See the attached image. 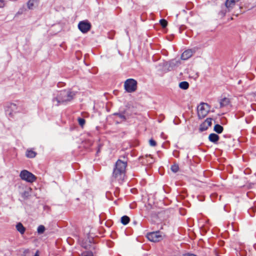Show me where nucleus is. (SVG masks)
Returning a JSON list of instances; mask_svg holds the SVG:
<instances>
[{
    "mask_svg": "<svg viewBox=\"0 0 256 256\" xmlns=\"http://www.w3.org/2000/svg\"><path fill=\"white\" fill-rule=\"evenodd\" d=\"M38 0H29L28 2V7L29 9H32L35 2H38Z\"/></svg>",
    "mask_w": 256,
    "mask_h": 256,
    "instance_id": "20",
    "label": "nucleus"
},
{
    "mask_svg": "<svg viewBox=\"0 0 256 256\" xmlns=\"http://www.w3.org/2000/svg\"><path fill=\"white\" fill-rule=\"evenodd\" d=\"M16 108H16V104H10V106L8 108L6 111L8 112H9L8 113L9 115H11L12 114V113L11 112V110L14 111V110H16Z\"/></svg>",
    "mask_w": 256,
    "mask_h": 256,
    "instance_id": "17",
    "label": "nucleus"
},
{
    "mask_svg": "<svg viewBox=\"0 0 256 256\" xmlns=\"http://www.w3.org/2000/svg\"><path fill=\"white\" fill-rule=\"evenodd\" d=\"M34 256H39V252L38 250L36 251Z\"/></svg>",
    "mask_w": 256,
    "mask_h": 256,
    "instance_id": "29",
    "label": "nucleus"
},
{
    "mask_svg": "<svg viewBox=\"0 0 256 256\" xmlns=\"http://www.w3.org/2000/svg\"><path fill=\"white\" fill-rule=\"evenodd\" d=\"M45 230V228L42 225H40L38 228V234H42Z\"/></svg>",
    "mask_w": 256,
    "mask_h": 256,
    "instance_id": "21",
    "label": "nucleus"
},
{
    "mask_svg": "<svg viewBox=\"0 0 256 256\" xmlns=\"http://www.w3.org/2000/svg\"><path fill=\"white\" fill-rule=\"evenodd\" d=\"M137 88V82L132 78L127 80L124 82V88L128 92H134Z\"/></svg>",
    "mask_w": 256,
    "mask_h": 256,
    "instance_id": "4",
    "label": "nucleus"
},
{
    "mask_svg": "<svg viewBox=\"0 0 256 256\" xmlns=\"http://www.w3.org/2000/svg\"><path fill=\"white\" fill-rule=\"evenodd\" d=\"M220 108H223L228 106L230 103V99L224 98L222 99L220 101Z\"/></svg>",
    "mask_w": 256,
    "mask_h": 256,
    "instance_id": "13",
    "label": "nucleus"
},
{
    "mask_svg": "<svg viewBox=\"0 0 256 256\" xmlns=\"http://www.w3.org/2000/svg\"><path fill=\"white\" fill-rule=\"evenodd\" d=\"M127 162L118 159L116 164L112 176V180L122 184L125 178Z\"/></svg>",
    "mask_w": 256,
    "mask_h": 256,
    "instance_id": "1",
    "label": "nucleus"
},
{
    "mask_svg": "<svg viewBox=\"0 0 256 256\" xmlns=\"http://www.w3.org/2000/svg\"><path fill=\"white\" fill-rule=\"evenodd\" d=\"M81 256H93V254L90 252H85L82 254Z\"/></svg>",
    "mask_w": 256,
    "mask_h": 256,
    "instance_id": "25",
    "label": "nucleus"
},
{
    "mask_svg": "<svg viewBox=\"0 0 256 256\" xmlns=\"http://www.w3.org/2000/svg\"><path fill=\"white\" fill-rule=\"evenodd\" d=\"M145 157H146L145 158L146 160V164H150L154 162V158H152V156L150 154L148 156L146 155L145 156Z\"/></svg>",
    "mask_w": 256,
    "mask_h": 256,
    "instance_id": "15",
    "label": "nucleus"
},
{
    "mask_svg": "<svg viewBox=\"0 0 256 256\" xmlns=\"http://www.w3.org/2000/svg\"><path fill=\"white\" fill-rule=\"evenodd\" d=\"M20 176L22 180L29 182H33L36 179V176L34 174L27 170H22L20 173Z\"/></svg>",
    "mask_w": 256,
    "mask_h": 256,
    "instance_id": "5",
    "label": "nucleus"
},
{
    "mask_svg": "<svg viewBox=\"0 0 256 256\" xmlns=\"http://www.w3.org/2000/svg\"><path fill=\"white\" fill-rule=\"evenodd\" d=\"M116 115L118 116L120 122L124 121L126 120V118L124 115L121 114H116Z\"/></svg>",
    "mask_w": 256,
    "mask_h": 256,
    "instance_id": "27",
    "label": "nucleus"
},
{
    "mask_svg": "<svg viewBox=\"0 0 256 256\" xmlns=\"http://www.w3.org/2000/svg\"><path fill=\"white\" fill-rule=\"evenodd\" d=\"M78 28L82 33H86L90 30L91 24L88 22L82 21L79 22Z\"/></svg>",
    "mask_w": 256,
    "mask_h": 256,
    "instance_id": "7",
    "label": "nucleus"
},
{
    "mask_svg": "<svg viewBox=\"0 0 256 256\" xmlns=\"http://www.w3.org/2000/svg\"><path fill=\"white\" fill-rule=\"evenodd\" d=\"M171 170L174 172L178 171L179 167L177 164L172 165L171 167Z\"/></svg>",
    "mask_w": 256,
    "mask_h": 256,
    "instance_id": "24",
    "label": "nucleus"
},
{
    "mask_svg": "<svg viewBox=\"0 0 256 256\" xmlns=\"http://www.w3.org/2000/svg\"><path fill=\"white\" fill-rule=\"evenodd\" d=\"M75 94L70 90H63L58 92L56 96L52 100L53 104L56 106L64 104L71 101L74 98Z\"/></svg>",
    "mask_w": 256,
    "mask_h": 256,
    "instance_id": "2",
    "label": "nucleus"
},
{
    "mask_svg": "<svg viewBox=\"0 0 256 256\" xmlns=\"http://www.w3.org/2000/svg\"><path fill=\"white\" fill-rule=\"evenodd\" d=\"M149 144L152 146H156V142L154 140H153L152 138H151L149 140Z\"/></svg>",
    "mask_w": 256,
    "mask_h": 256,
    "instance_id": "26",
    "label": "nucleus"
},
{
    "mask_svg": "<svg viewBox=\"0 0 256 256\" xmlns=\"http://www.w3.org/2000/svg\"><path fill=\"white\" fill-rule=\"evenodd\" d=\"M252 211V212H256V207L252 208H250V209L249 210V212H250V214L252 216H253L252 215V214H251Z\"/></svg>",
    "mask_w": 256,
    "mask_h": 256,
    "instance_id": "28",
    "label": "nucleus"
},
{
    "mask_svg": "<svg viewBox=\"0 0 256 256\" xmlns=\"http://www.w3.org/2000/svg\"><path fill=\"white\" fill-rule=\"evenodd\" d=\"M16 230L21 234H23L26 231V228L21 222H18L16 226Z\"/></svg>",
    "mask_w": 256,
    "mask_h": 256,
    "instance_id": "12",
    "label": "nucleus"
},
{
    "mask_svg": "<svg viewBox=\"0 0 256 256\" xmlns=\"http://www.w3.org/2000/svg\"><path fill=\"white\" fill-rule=\"evenodd\" d=\"M130 221V218L126 216H124L121 218V222L124 225L128 224Z\"/></svg>",
    "mask_w": 256,
    "mask_h": 256,
    "instance_id": "18",
    "label": "nucleus"
},
{
    "mask_svg": "<svg viewBox=\"0 0 256 256\" xmlns=\"http://www.w3.org/2000/svg\"><path fill=\"white\" fill-rule=\"evenodd\" d=\"M219 136L216 134H211L208 136V139L210 141L214 144L217 143L219 140Z\"/></svg>",
    "mask_w": 256,
    "mask_h": 256,
    "instance_id": "11",
    "label": "nucleus"
},
{
    "mask_svg": "<svg viewBox=\"0 0 256 256\" xmlns=\"http://www.w3.org/2000/svg\"><path fill=\"white\" fill-rule=\"evenodd\" d=\"M36 153L32 150H28L26 152V156L28 158H34L36 156Z\"/></svg>",
    "mask_w": 256,
    "mask_h": 256,
    "instance_id": "14",
    "label": "nucleus"
},
{
    "mask_svg": "<svg viewBox=\"0 0 256 256\" xmlns=\"http://www.w3.org/2000/svg\"><path fill=\"white\" fill-rule=\"evenodd\" d=\"M240 0H226L225 2V6L228 10V12H230L235 6L236 2Z\"/></svg>",
    "mask_w": 256,
    "mask_h": 256,
    "instance_id": "9",
    "label": "nucleus"
},
{
    "mask_svg": "<svg viewBox=\"0 0 256 256\" xmlns=\"http://www.w3.org/2000/svg\"><path fill=\"white\" fill-rule=\"evenodd\" d=\"M193 54V51L192 50H186L181 55V58L183 60H186L190 58Z\"/></svg>",
    "mask_w": 256,
    "mask_h": 256,
    "instance_id": "10",
    "label": "nucleus"
},
{
    "mask_svg": "<svg viewBox=\"0 0 256 256\" xmlns=\"http://www.w3.org/2000/svg\"><path fill=\"white\" fill-rule=\"evenodd\" d=\"M179 86L183 90H187L189 87V84L187 82H182L180 83Z\"/></svg>",
    "mask_w": 256,
    "mask_h": 256,
    "instance_id": "19",
    "label": "nucleus"
},
{
    "mask_svg": "<svg viewBox=\"0 0 256 256\" xmlns=\"http://www.w3.org/2000/svg\"><path fill=\"white\" fill-rule=\"evenodd\" d=\"M198 115L200 118H203L208 114L210 110L209 105L202 102L198 106Z\"/></svg>",
    "mask_w": 256,
    "mask_h": 256,
    "instance_id": "3",
    "label": "nucleus"
},
{
    "mask_svg": "<svg viewBox=\"0 0 256 256\" xmlns=\"http://www.w3.org/2000/svg\"><path fill=\"white\" fill-rule=\"evenodd\" d=\"M78 122L79 124L82 126L83 127L86 123V120L82 118H78Z\"/></svg>",
    "mask_w": 256,
    "mask_h": 256,
    "instance_id": "23",
    "label": "nucleus"
},
{
    "mask_svg": "<svg viewBox=\"0 0 256 256\" xmlns=\"http://www.w3.org/2000/svg\"><path fill=\"white\" fill-rule=\"evenodd\" d=\"M160 22L162 28H166L168 24L167 21L164 19L160 20Z\"/></svg>",
    "mask_w": 256,
    "mask_h": 256,
    "instance_id": "22",
    "label": "nucleus"
},
{
    "mask_svg": "<svg viewBox=\"0 0 256 256\" xmlns=\"http://www.w3.org/2000/svg\"><path fill=\"white\" fill-rule=\"evenodd\" d=\"M223 130V127L218 124H216L214 126V130L218 134H221Z\"/></svg>",
    "mask_w": 256,
    "mask_h": 256,
    "instance_id": "16",
    "label": "nucleus"
},
{
    "mask_svg": "<svg viewBox=\"0 0 256 256\" xmlns=\"http://www.w3.org/2000/svg\"><path fill=\"white\" fill-rule=\"evenodd\" d=\"M212 118H207L200 126V130L201 132L205 131L212 124Z\"/></svg>",
    "mask_w": 256,
    "mask_h": 256,
    "instance_id": "8",
    "label": "nucleus"
},
{
    "mask_svg": "<svg viewBox=\"0 0 256 256\" xmlns=\"http://www.w3.org/2000/svg\"><path fill=\"white\" fill-rule=\"evenodd\" d=\"M148 240L153 242H158L162 240V236L159 231L148 234L146 236Z\"/></svg>",
    "mask_w": 256,
    "mask_h": 256,
    "instance_id": "6",
    "label": "nucleus"
}]
</instances>
